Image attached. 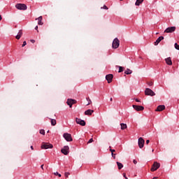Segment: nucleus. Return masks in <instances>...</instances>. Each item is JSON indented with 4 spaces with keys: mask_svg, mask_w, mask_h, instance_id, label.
Wrapping results in <instances>:
<instances>
[{
    "mask_svg": "<svg viewBox=\"0 0 179 179\" xmlns=\"http://www.w3.org/2000/svg\"><path fill=\"white\" fill-rule=\"evenodd\" d=\"M138 146L140 148V149H142V148H143V146H145V140H143V138L142 137H140L138 138Z\"/></svg>",
    "mask_w": 179,
    "mask_h": 179,
    "instance_id": "6e6552de",
    "label": "nucleus"
},
{
    "mask_svg": "<svg viewBox=\"0 0 179 179\" xmlns=\"http://www.w3.org/2000/svg\"><path fill=\"white\" fill-rule=\"evenodd\" d=\"M133 163H134V164H136L138 163V162L136 161V159H134Z\"/></svg>",
    "mask_w": 179,
    "mask_h": 179,
    "instance_id": "c9c22d12",
    "label": "nucleus"
},
{
    "mask_svg": "<svg viewBox=\"0 0 179 179\" xmlns=\"http://www.w3.org/2000/svg\"><path fill=\"white\" fill-rule=\"evenodd\" d=\"M93 113H94V110H93L92 109H88V110H85V115H92V114H93Z\"/></svg>",
    "mask_w": 179,
    "mask_h": 179,
    "instance_id": "6ab92c4d",
    "label": "nucleus"
},
{
    "mask_svg": "<svg viewBox=\"0 0 179 179\" xmlns=\"http://www.w3.org/2000/svg\"><path fill=\"white\" fill-rule=\"evenodd\" d=\"M50 122H51V125H52V127L57 125V120L55 119H51Z\"/></svg>",
    "mask_w": 179,
    "mask_h": 179,
    "instance_id": "aec40b11",
    "label": "nucleus"
},
{
    "mask_svg": "<svg viewBox=\"0 0 179 179\" xmlns=\"http://www.w3.org/2000/svg\"><path fill=\"white\" fill-rule=\"evenodd\" d=\"M135 101H136L137 103H141V101L139 99H136Z\"/></svg>",
    "mask_w": 179,
    "mask_h": 179,
    "instance_id": "ea45409f",
    "label": "nucleus"
},
{
    "mask_svg": "<svg viewBox=\"0 0 179 179\" xmlns=\"http://www.w3.org/2000/svg\"><path fill=\"white\" fill-rule=\"evenodd\" d=\"M121 72H124V67H122V66H119L118 73H121Z\"/></svg>",
    "mask_w": 179,
    "mask_h": 179,
    "instance_id": "393cba45",
    "label": "nucleus"
},
{
    "mask_svg": "<svg viewBox=\"0 0 179 179\" xmlns=\"http://www.w3.org/2000/svg\"><path fill=\"white\" fill-rule=\"evenodd\" d=\"M123 177H124L125 179H128V177H127V174L123 173Z\"/></svg>",
    "mask_w": 179,
    "mask_h": 179,
    "instance_id": "e433bc0d",
    "label": "nucleus"
},
{
    "mask_svg": "<svg viewBox=\"0 0 179 179\" xmlns=\"http://www.w3.org/2000/svg\"><path fill=\"white\" fill-rule=\"evenodd\" d=\"M22 36H23V31L22 30H20L17 36H15V38L17 40H20V37H22Z\"/></svg>",
    "mask_w": 179,
    "mask_h": 179,
    "instance_id": "dca6fc26",
    "label": "nucleus"
},
{
    "mask_svg": "<svg viewBox=\"0 0 179 179\" xmlns=\"http://www.w3.org/2000/svg\"><path fill=\"white\" fill-rule=\"evenodd\" d=\"M111 155H112V157H113V159H115V154H114V152H113Z\"/></svg>",
    "mask_w": 179,
    "mask_h": 179,
    "instance_id": "f704fd0d",
    "label": "nucleus"
},
{
    "mask_svg": "<svg viewBox=\"0 0 179 179\" xmlns=\"http://www.w3.org/2000/svg\"><path fill=\"white\" fill-rule=\"evenodd\" d=\"M143 2V0H136L135 5L136 6H139V5H141V3H142Z\"/></svg>",
    "mask_w": 179,
    "mask_h": 179,
    "instance_id": "412c9836",
    "label": "nucleus"
},
{
    "mask_svg": "<svg viewBox=\"0 0 179 179\" xmlns=\"http://www.w3.org/2000/svg\"><path fill=\"white\" fill-rule=\"evenodd\" d=\"M156 178H156V177H154L152 179H156Z\"/></svg>",
    "mask_w": 179,
    "mask_h": 179,
    "instance_id": "de8ad7c7",
    "label": "nucleus"
},
{
    "mask_svg": "<svg viewBox=\"0 0 179 179\" xmlns=\"http://www.w3.org/2000/svg\"><path fill=\"white\" fill-rule=\"evenodd\" d=\"M166 109V106L164 105H159L157 106V110L155 111H163V110Z\"/></svg>",
    "mask_w": 179,
    "mask_h": 179,
    "instance_id": "2eb2a0df",
    "label": "nucleus"
},
{
    "mask_svg": "<svg viewBox=\"0 0 179 179\" xmlns=\"http://www.w3.org/2000/svg\"><path fill=\"white\" fill-rule=\"evenodd\" d=\"M125 75H131L132 73V71L129 69H127V70L124 71Z\"/></svg>",
    "mask_w": 179,
    "mask_h": 179,
    "instance_id": "5701e85b",
    "label": "nucleus"
},
{
    "mask_svg": "<svg viewBox=\"0 0 179 179\" xmlns=\"http://www.w3.org/2000/svg\"><path fill=\"white\" fill-rule=\"evenodd\" d=\"M112 47L115 50H116V48H118L120 47V40L118 39V38H115L113 40V43H112Z\"/></svg>",
    "mask_w": 179,
    "mask_h": 179,
    "instance_id": "f03ea898",
    "label": "nucleus"
},
{
    "mask_svg": "<svg viewBox=\"0 0 179 179\" xmlns=\"http://www.w3.org/2000/svg\"><path fill=\"white\" fill-rule=\"evenodd\" d=\"M63 137L67 142H72V141H73V139L72 138V135H71V134L64 133L63 134Z\"/></svg>",
    "mask_w": 179,
    "mask_h": 179,
    "instance_id": "20e7f679",
    "label": "nucleus"
},
{
    "mask_svg": "<svg viewBox=\"0 0 179 179\" xmlns=\"http://www.w3.org/2000/svg\"><path fill=\"white\" fill-rule=\"evenodd\" d=\"M41 169H42V170H44V164H42V165L41 166Z\"/></svg>",
    "mask_w": 179,
    "mask_h": 179,
    "instance_id": "a19ab883",
    "label": "nucleus"
},
{
    "mask_svg": "<svg viewBox=\"0 0 179 179\" xmlns=\"http://www.w3.org/2000/svg\"><path fill=\"white\" fill-rule=\"evenodd\" d=\"M61 152L63 153L65 156H67V155H69V146L66 145L64 146L63 148L61 150Z\"/></svg>",
    "mask_w": 179,
    "mask_h": 179,
    "instance_id": "39448f33",
    "label": "nucleus"
},
{
    "mask_svg": "<svg viewBox=\"0 0 179 179\" xmlns=\"http://www.w3.org/2000/svg\"><path fill=\"white\" fill-rule=\"evenodd\" d=\"M133 108L136 110V111H143L145 108L142 106L133 105Z\"/></svg>",
    "mask_w": 179,
    "mask_h": 179,
    "instance_id": "9d476101",
    "label": "nucleus"
},
{
    "mask_svg": "<svg viewBox=\"0 0 179 179\" xmlns=\"http://www.w3.org/2000/svg\"><path fill=\"white\" fill-rule=\"evenodd\" d=\"M31 150H34V148L33 147V145L31 146Z\"/></svg>",
    "mask_w": 179,
    "mask_h": 179,
    "instance_id": "c03bdc74",
    "label": "nucleus"
},
{
    "mask_svg": "<svg viewBox=\"0 0 179 179\" xmlns=\"http://www.w3.org/2000/svg\"><path fill=\"white\" fill-rule=\"evenodd\" d=\"M110 152H111V154L114 153V152H115V150H113V149L110 148Z\"/></svg>",
    "mask_w": 179,
    "mask_h": 179,
    "instance_id": "72a5a7b5",
    "label": "nucleus"
},
{
    "mask_svg": "<svg viewBox=\"0 0 179 179\" xmlns=\"http://www.w3.org/2000/svg\"><path fill=\"white\" fill-rule=\"evenodd\" d=\"M54 174L55 176H58V177H61V174L58 172H55Z\"/></svg>",
    "mask_w": 179,
    "mask_h": 179,
    "instance_id": "7c9ffc66",
    "label": "nucleus"
},
{
    "mask_svg": "<svg viewBox=\"0 0 179 179\" xmlns=\"http://www.w3.org/2000/svg\"><path fill=\"white\" fill-rule=\"evenodd\" d=\"M117 167L119 170H121V169H122V167H124V165H122V163L117 162Z\"/></svg>",
    "mask_w": 179,
    "mask_h": 179,
    "instance_id": "b1692460",
    "label": "nucleus"
},
{
    "mask_svg": "<svg viewBox=\"0 0 179 179\" xmlns=\"http://www.w3.org/2000/svg\"><path fill=\"white\" fill-rule=\"evenodd\" d=\"M113 78H114V76H113V74H108L106 76V79L108 83H111V82H113Z\"/></svg>",
    "mask_w": 179,
    "mask_h": 179,
    "instance_id": "f8f14e48",
    "label": "nucleus"
},
{
    "mask_svg": "<svg viewBox=\"0 0 179 179\" xmlns=\"http://www.w3.org/2000/svg\"><path fill=\"white\" fill-rule=\"evenodd\" d=\"M71 173H69V172H66L65 173H64V176H65V177H66V178H68V177H69V175H70Z\"/></svg>",
    "mask_w": 179,
    "mask_h": 179,
    "instance_id": "cd10ccee",
    "label": "nucleus"
},
{
    "mask_svg": "<svg viewBox=\"0 0 179 179\" xmlns=\"http://www.w3.org/2000/svg\"><path fill=\"white\" fill-rule=\"evenodd\" d=\"M120 1H122V0H120Z\"/></svg>",
    "mask_w": 179,
    "mask_h": 179,
    "instance_id": "09e8293b",
    "label": "nucleus"
},
{
    "mask_svg": "<svg viewBox=\"0 0 179 179\" xmlns=\"http://www.w3.org/2000/svg\"><path fill=\"white\" fill-rule=\"evenodd\" d=\"M150 142V141H149V140H147L146 141V145H149V143Z\"/></svg>",
    "mask_w": 179,
    "mask_h": 179,
    "instance_id": "79ce46f5",
    "label": "nucleus"
},
{
    "mask_svg": "<svg viewBox=\"0 0 179 179\" xmlns=\"http://www.w3.org/2000/svg\"><path fill=\"white\" fill-rule=\"evenodd\" d=\"M35 30H37V32L38 33V26L35 27Z\"/></svg>",
    "mask_w": 179,
    "mask_h": 179,
    "instance_id": "4c0bfd02",
    "label": "nucleus"
},
{
    "mask_svg": "<svg viewBox=\"0 0 179 179\" xmlns=\"http://www.w3.org/2000/svg\"><path fill=\"white\" fill-rule=\"evenodd\" d=\"M175 48H176V50H179V45H178V43H175Z\"/></svg>",
    "mask_w": 179,
    "mask_h": 179,
    "instance_id": "c85d7f7f",
    "label": "nucleus"
},
{
    "mask_svg": "<svg viewBox=\"0 0 179 179\" xmlns=\"http://www.w3.org/2000/svg\"><path fill=\"white\" fill-rule=\"evenodd\" d=\"M110 101H113V99H112V98H110Z\"/></svg>",
    "mask_w": 179,
    "mask_h": 179,
    "instance_id": "49530a36",
    "label": "nucleus"
},
{
    "mask_svg": "<svg viewBox=\"0 0 179 179\" xmlns=\"http://www.w3.org/2000/svg\"><path fill=\"white\" fill-rule=\"evenodd\" d=\"M86 99L88 101L87 106H90V103H92V100H90V98L89 97L86 98Z\"/></svg>",
    "mask_w": 179,
    "mask_h": 179,
    "instance_id": "a878e982",
    "label": "nucleus"
},
{
    "mask_svg": "<svg viewBox=\"0 0 179 179\" xmlns=\"http://www.w3.org/2000/svg\"><path fill=\"white\" fill-rule=\"evenodd\" d=\"M165 62L167 65H173L171 57H167L166 59H165Z\"/></svg>",
    "mask_w": 179,
    "mask_h": 179,
    "instance_id": "f3484780",
    "label": "nucleus"
},
{
    "mask_svg": "<svg viewBox=\"0 0 179 179\" xmlns=\"http://www.w3.org/2000/svg\"><path fill=\"white\" fill-rule=\"evenodd\" d=\"M162 40H164V36H159L156 41L155 42V45H157L159 44V43H160V41H162Z\"/></svg>",
    "mask_w": 179,
    "mask_h": 179,
    "instance_id": "a211bd4d",
    "label": "nucleus"
},
{
    "mask_svg": "<svg viewBox=\"0 0 179 179\" xmlns=\"http://www.w3.org/2000/svg\"><path fill=\"white\" fill-rule=\"evenodd\" d=\"M101 9H106L107 10H108V7H107V6L104 5L103 7L101 8Z\"/></svg>",
    "mask_w": 179,
    "mask_h": 179,
    "instance_id": "c756f323",
    "label": "nucleus"
},
{
    "mask_svg": "<svg viewBox=\"0 0 179 179\" xmlns=\"http://www.w3.org/2000/svg\"><path fill=\"white\" fill-rule=\"evenodd\" d=\"M66 103L69 106L70 108H71L73 104H76V100L75 99H68Z\"/></svg>",
    "mask_w": 179,
    "mask_h": 179,
    "instance_id": "9b49d317",
    "label": "nucleus"
},
{
    "mask_svg": "<svg viewBox=\"0 0 179 179\" xmlns=\"http://www.w3.org/2000/svg\"><path fill=\"white\" fill-rule=\"evenodd\" d=\"M76 122H77V124H79L82 127H85V125H86V122H85V120H82L81 119L76 118Z\"/></svg>",
    "mask_w": 179,
    "mask_h": 179,
    "instance_id": "ddd939ff",
    "label": "nucleus"
},
{
    "mask_svg": "<svg viewBox=\"0 0 179 179\" xmlns=\"http://www.w3.org/2000/svg\"><path fill=\"white\" fill-rule=\"evenodd\" d=\"M36 20H38V24L39 26H43L44 24L43 22V16H40L38 18H36Z\"/></svg>",
    "mask_w": 179,
    "mask_h": 179,
    "instance_id": "4468645a",
    "label": "nucleus"
},
{
    "mask_svg": "<svg viewBox=\"0 0 179 179\" xmlns=\"http://www.w3.org/2000/svg\"><path fill=\"white\" fill-rule=\"evenodd\" d=\"M145 96H156V94L155 93V92H153V90H152L150 88H146L145 90Z\"/></svg>",
    "mask_w": 179,
    "mask_h": 179,
    "instance_id": "7ed1b4c3",
    "label": "nucleus"
},
{
    "mask_svg": "<svg viewBox=\"0 0 179 179\" xmlns=\"http://www.w3.org/2000/svg\"><path fill=\"white\" fill-rule=\"evenodd\" d=\"M160 167V163L159 162H154L152 168H151V171H156Z\"/></svg>",
    "mask_w": 179,
    "mask_h": 179,
    "instance_id": "0eeeda50",
    "label": "nucleus"
},
{
    "mask_svg": "<svg viewBox=\"0 0 179 179\" xmlns=\"http://www.w3.org/2000/svg\"><path fill=\"white\" fill-rule=\"evenodd\" d=\"M30 41L31 43H36V41L34 39H31Z\"/></svg>",
    "mask_w": 179,
    "mask_h": 179,
    "instance_id": "58836bf2",
    "label": "nucleus"
},
{
    "mask_svg": "<svg viewBox=\"0 0 179 179\" xmlns=\"http://www.w3.org/2000/svg\"><path fill=\"white\" fill-rule=\"evenodd\" d=\"M54 148V145L51 143H46L45 144H43L41 145V149H52Z\"/></svg>",
    "mask_w": 179,
    "mask_h": 179,
    "instance_id": "423d86ee",
    "label": "nucleus"
},
{
    "mask_svg": "<svg viewBox=\"0 0 179 179\" xmlns=\"http://www.w3.org/2000/svg\"><path fill=\"white\" fill-rule=\"evenodd\" d=\"M93 142V138H90L88 142H87V144L89 143H92Z\"/></svg>",
    "mask_w": 179,
    "mask_h": 179,
    "instance_id": "473e14b6",
    "label": "nucleus"
},
{
    "mask_svg": "<svg viewBox=\"0 0 179 179\" xmlns=\"http://www.w3.org/2000/svg\"><path fill=\"white\" fill-rule=\"evenodd\" d=\"M27 44V43L26 42V41H24L22 43V47H25V45Z\"/></svg>",
    "mask_w": 179,
    "mask_h": 179,
    "instance_id": "2f4dec72",
    "label": "nucleus"
},
{
    "mask_svg": "<svg viewBox=\"0 0 179 179\" xmlns=\"http://www.w3.org/2000/svg\"><path fill=\"white\" fill-rule=\"evenodd\" d=\"M40 134L41 135H45V131L44 129H41L40 130Z\"/></svg>",
    "mask_w": 179,
    "mask_h": 179,
    "instance_id": "bb28decb",
    "label": "nucleus"
},
{
    "mask_svg": "<svg viewBox=\"0 0 179 179\" xmlns=\"http://www.w3.org/2000/svg\"><path fill=\"white\" fill-rule=\"evenodd\" d=\"M148 85H149L150 86H152V85H153V83H152V82H151V83H149Z\"/></svg>",
    "mask_w": 179,
    "mask_h": 179,
    "instance_id": "37998d69",
    "label": "nucleus"
},
{
    "mask_svg": "<svg viewBox=\"0 0 179 179\" xmlns=\"http://www.w3.org/2000/svg\"><path fill=\"white\" fill-rule=\"evenodd\" d=\"M15 8L16 9H18V10H26V9H27V6L24 3H17Z\"/></svg>",
    "mask_w": 179,
    "mask_h": 179,
    "instance_id": "f257e3e1",
    "label": "nucleus"
},
{
    "mask_svg": "<svg viewBox=\"0 0 179 179\" xmlns=\"http://www.w3.org/2000/svg\"><path fill=\"white\" fill-rule=\"evenodd\" d=\"M2 20V16L0 15V21Z\"/></svg>",
    "mask_w": 179,
    "mask_h": 179,
    "instance_id": "a18cd8bd",
    "label": "nucleus"
},
{
    "mask_svg": "<svg viewBox=\"0 0 179 179\" xmlns=\"http://www.w3.org/2000/svg\"><path fill=\"white\" fill-rule=\"evenodd\" d=\"M176 27H169L164 30V33H174Z\"/></svg>",
    "mask_w": 179,
    "mask_h": 179,
    "instance_id": "1a4fd4ad",
    "label": "nucleus"
},
{
    "mask_svg": "<svg viewBox=\"0 0 179 179\" xmlns=\"http://www.w3.org/2000/svg\"><path fill=\"white\" fill-rule=\"evenodd\" d=\"M120 126H121V129L122 130L127 129V124H124V123H121Z\"/></svg>",
    "mask_w": 179,
    "mask_h": 179,
    "instance_id": "4be33fe9",
    "label": "nucleus"
}]
</instances>
